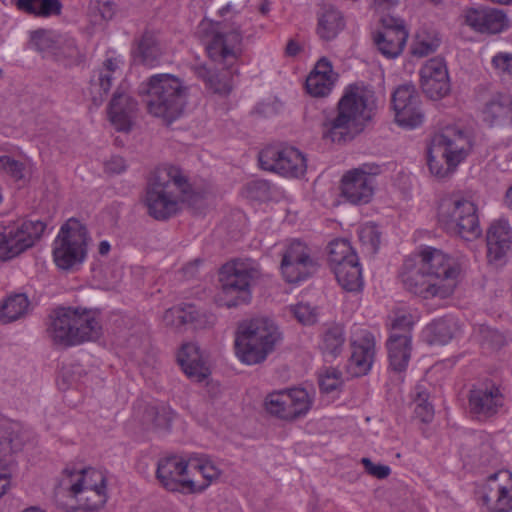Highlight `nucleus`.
<instances>
[{"mask_svg": "<svg viewBox=\"0 0 512 512\" xmlns=\"http://www.w3.org/2000/svg\"><path fill=\"white\" fill-rule=\"evenodd\" d=\"M202 263V260L196 259L193 262L187 264L183 268L184 275L186 277L192 278L196 275L199 265Z\"/></svg>", "mask_w": 512, "mask_h": 512, "instance_id": "obj_62", "label": "nucleus"}, {"mask_svg": "<svg viewBox=\"0 0 512 512\" xmlns=\"http://www.w3.org/2000/svg\"><path fill=\"white\" fill-rule=\"evenodd\" d=\"M357 258L350 243L345 239H335L328 245V259L332 269L346 262L356 261Z\"/></svg>", "mask_w": 512, "mask_h": 512, "instance_id": "obj_45", "label": "nucleus"}, {"mask_svg": "<svg viewBox=\"0 0 512 512\" xmlns=\"http://www.w3.org/2000/svg\"><path fill=\"white\" fill-rule=\"evenodd\" d=\"M333 271L339 285L346 291L355 292L362 288V270L358 258L356 261L335 266Z\"/></svg>", "mask_w": 512, "mask_h": 512, "instance_id": "obj_40", "label": "nucleus"}, {"mask_svg": "<svg viewBox=\"0 0 512 512\" xmlns=\"http://www.w3.org/2000/svg\"><path fill=\"white\" fill-rule=\"evenodd\" d=\"M464 23L475 32L497 34L508 27L506 14L499 9L479 6L464 10Z\"/></svg>", "mask_w": 512, "mask_h": 512, "instance_id": "obj_23", "label": "nucleus"}, {"mask_svg": "<svg viewBox=\"0 0 512 512\" xmlns=\"http://www.w3.org/2000/svg\"><path fill=\"white\" fill-rule=\"evenodd\" d=\"M415 415L424 423H429L434 417V407L429 402V394L422 385H417L413 392Z\"/></svg>", "mask_w": 512, "mask_h": 512, "instance_id": "obj_48", "label": "nucleus"}, {"mask_svg": "<svg viewBox=\"0 0 512 512\" xmlns=\"http://www.w3.org/2000/svg\"><path fill=\"white\" fill-rule=\"evenodd\" d=\"M162 122L170 125L181 118L187 105L188 88L171 74L162 73Z\"/></svg>", "mask_w": 512, "mask_h": 512, "instance_id": "obj_20", "label": "nucleus"}, {"mask_svg": "<svg viewBox=\"0 0 512 512\" xmlns=\"http://www.w3.org/2000/svg\"><path fill=\"white\" fill-rule=\"evenodd\" d=\"M47 332L55 344L70 347L98 339L101 325L91 310L58 308L50 315Z\"/></svg>", "mask_w": 512, "mask_h": 512, "instance_id": "obj_5", "label": "nucleus"}, {"mask_svg": "<svg viewBox=\"0 0 512 512\" xmlns=\"http://www.w3.org/2000/svg\"><path fill=\"white\" fill-rule=\"evenodd\" d=\"M473 335L483 347L492 350L499 349L506 343V339L503 334L485 324L476 326L474 328Z\"/></svg>", "mask_w": 512, "mask_h": 512, "instance_id": "obj_47", "label": "nucleus"}, {"mask_svg": "<svg viewBox=\"0 0 512 512\" xmlns=\"http://www.w3.org/2000/svg\"><path fill=\"white\" fill-rule=\"evenodd\" d=\"M469 133L447 127L431 139L427 153L430 172L438 178L449 176L472 150Z\"/></svg>", "mask_w": 512, "mask_h": 512, "instance_id": "obj_6", "label": "nucleus"}, {"mask_svg": "<svg viewBox=\"0 0 512 512\" xmlns=\"http://www.w3.org/2000/svg\"><path fill=\"white\" fill-rule=\"evenodd\" d=\"M259 277V265L250 258L227 262L219 272L221 291L217 304L227 308L248 304L252 297L251 284Z\"/></svg>", "mask_w": 512, "mask_h": 512, "instance_id": "obj_7", "label": "nucleus"}, {"mask_svg": "<svg viewBox=\"0 0 512 512\" xmlns=\"http://www.w3.org/2000/svg\"><path fill=\"white\" fill-rule=\"evenodd\" d=\"M88 232L77 219L70 218L63 224L53 243V259L62 270L80 265L87 255Z\"/></svg>", "mask_w": 512, "mask_h": 512, "instance_id": "obj_9", "label": "nucleus"}, {"mask_svg": "<svg viewBox=\"0 0 512 512\" xmlns=\"http://www.w3.org/2000/svg\"><path fill=\"white\" fill-rule=\"evenodd\" d=\"M164 172L168 181L162 183V219L176 214L181 203L186 201L203 202L202 194H190L191 185L179 167L168 165L165 166Z\"/></svg>", "mask_w": 512, "mask_h": 512, "instance_id": "obj_14", "label": "nucleus"}, {"mask_svg": "<svg viewBox=\"0 0 512 512\" xmlns=\"http://www.w3.org/2000/svg\"><path fill=\"white\" fill-rule=\"evenodd\" d=\"M351 350L347 372L353 377L366 375L371 370L375 359L374 335L367 329H358L352 336Z\"/></svg>", "mask_w": 512, "mask_h": 512, "instance_id": "obj_19", "label": "nucleus"}, {"mask_svg": "<svg viewBox=\"0 0 512 512\" xmlns=\"http://www.w3.org/2000/svg\"><path fill=\"white\" fill-rule=\"evenodd\" d=\"M440 45V38L435 33L420 31L412 44V54L418 57H425L435 52Z\"/></svg>", "mask_w": 512, "mask_h": 512, "instance_id": "obj_49", "label": "nucleus"}, {"mask_svg": "<svg viewBox=\"0 0 512 512\" xmlns=\"http://www.w3.org/2000/svg\"><path fill=\"white\" fill-rule=\"evenodd\" d=\"M290 313L303 325H312L317 320V311L308 303H298L289 306Z\"/></svg>", "mask_w": 512, "mask_h": 512, "instance_id": "obj_54", "label": "nucleus"}, {"mask_svg": "<svg viewBox=\"0 0 512 512\" xmlns=\"http://www.w3.org/2000/svg\"><path fill=\"white\" fill-rule=\"evenodd\" d=\"M25 170L26 166L23 162L8 155L0 156V171L8 174L14 180H22L25 176Z\"/></svg>", "mask_w": 512, "mask_h": 512, "instance_id": "obj_53", "label": "nucleus"}, {"mask_svg": "<svg viewBox=\"0 0 512 512\" xmlns=\"http://www.w3.org/2000/svg\"><path fill=\"white\" fill-rule=\"evenodd\" d=\"M482 504L488 512L512 510V475L507 470L490 475L480 490Z\"/></svg>", "mask_w": 512, "mask_h": 512, "instance_id": "obj_17", "label": "nucleus"}, {"mask_svg": "<svg viewBox=\"0 0 512 512\" xmlns=\"http://www.w3.org/2000/svg\"><path fill=\"white\" fill-rule=\"evenodd\" d=\"M359 239L363 244H367L373 251L378 249L380 244V232L375 224L368 223L359 230Z\"/></svg>", "mask_w": 512, "mask_h": 512, "instance_id": "obj_55", "label": "nucleus"}, {"mask_svg": "<svg viewBox=\"0 0 512 512\" xmlns=\"http://www.w3.org/2000/svg\"><path fill=\"white\" fill-rule=\"evenodd\" d=\"M190 456L186 459L179 455H168L162 458V486L172 491L166 484L183 479H190L188 475Z\"/></svg>", "mask_w": 512, "mask_h": 512, "instance_id": "obj_37", "label": "nucleus"}, {"mask_svg": "<svg viewBox=\"0 0 512 512\" xmlns=\"http://www.w3.org/2000/svg\"><path fill=\"white\" fill-rule=\"evenodd\" d=\"M313 405V397L304 388L273 391L264 400L266 411L284 421L292 422L307 415Z\"/></svg>", "mask_w": 512, "mask_h": 512, "instance_id": "obj_11", "label": "nucleus"}, {"mask_svg": "<svg viewBox=\"0 0 512 512\" xmlns=\"http://www.w3.org/2000/svg\"><path fill=\"white\" fill-rule=\"evenodd\" d=\"M317 266L306 243L294 239L286 245L280 269L287 282L297 283L306 280L317 270Z\"/></svg>", "mask_w": 512, "mask_h": 512, "instance_id": "obj_15", "label": "nucleus"}, {"mask_svg": "<svg viewBox=\"0 0 512 512\" xmlns=\"http://www.w3.org/2000/svg\"><path fill=\"white\" fill-rule=\"evenodd\" d=\"M361 462L366 471L378 479H384L390 475L391 469L387 465L374 464L369 458H362Z\"/></svg>", "mask_w": 512, "mask_h": 512, "instance_id": "obj_58", "label": "nucleus"}, {"mask_svg": "<svg viewBox=\"0 0 512 512\" xmlns=\"http://www.w3.org/2000/svg\"><path fill=\"white\" fill-rule=\"evenodd\" d=\"M381 22L382 29L374 35V43L385 58L395 59L405 47L408 32L400 19L383 17Z\"/></svg>", "mask_w": 512, "mask_h": 512, "instance_id": "obj_22", "label": "nucleus"}, {"mask_svg": "<svg viewBox=\"0 0 512 512\" xmlns=\"http://www.w3.org/2000/svg\"><path fill=\"white\" fill-rule=\"evenodd\" d=\"M491 66L496 76L512 84V53H496L491 59Z\"/></svg>", "mask_w": 512, "mask_h": 512, "instance_id": "obj_51", "label": "nucleus"}, {"mask_svg": "<svg viewBox=\"0 0 512 512\" xmlns=\"http://www.w3.org/2000/svg\"><path fill=\"white\" fill-rule=\"evenodd\" d=\"M136 110L137 102L131 96L116 91L108 107L109 119L118 131L127 132L132 127Z\"/></svg>", "mask_w": 512, "mask_h": 512, "instance_id": "obj_30", "label": "nucleus"}, {"mask_svg": "<svg viewBox=\"0 0 512 512\" xmlns=\"http://www.w3.org/2000/svg\"><path fill=\"white\" fill-rule=\"evenodd\" d=\"M283 339L279 326L266 317L242 322L235 336V354L246 365L266 360Z\"/></svg>", "mask_w": 512, "mask_h": 512, "instance_id": "obj_4", "label": "nucleus"}, {"mask_svg": "<svg viewBox=\"0 0 512 512\" xmlns=\"http://www.w3.org/2000/svg\"><path fill=\"white\" fill-rule=\"evenodd\" d=\"M420 262L404 263L401 280L404 288L423 299L451 296L463 271L461 261L442 250L427 246L419 254Z\"/></svg>", "mask_w": 512, "mask_h": 512, "instance_id": "obj_1", "label": "nucleus"}, {"mask_svg": "<svg viewBox=\"0 0 512 512\" xmlns=\"http://www.w3.org/2000/svg\"><path fill=\"white\" fill-rule=\"evenodd\" d=\"M421 87L431 99L444 97L450 91L448 70L443 58L428 60L420 70Z\"/></svg>", "mask_w": 512, "mask_h": 512, "instance_id": "obj_24", "label": "nucleus"}, {"mask_svg": "<svg viewBox=\"0 0 512 512\" xmlns=\"http://www.w3.org/2000/svg\"><path fill=\"white\" fill-rule=\"evenodd\" d=\"M31 40L38 51L57 60L77 61L82 56L75 39L68 35L38 30L33 32Z\"/></svg>", "mask_w": 512, "mask_h": 512, "instance_id": "obj_18", "label": "nucleus"}, {"mask_svg": "<svg viewBox=\"0 0 512 512\" xmlns=\"http://www.w3.org/2000/svg\"><path fill=\"white\" fill-rule=\"evenodd\" d=\"M376 109L374 92L363 86H350L337 105L336 115L327 121L326 136L333 142H346L361 133Z\"/></svg>", "mask_w": 512, "mask_h": 512, "instance_id": "obj_2", "label": "nucleus"}, {"mask_svg": "<svg viewBox=\"0 0 512 512\" xmlns=\"http://www.w3.org/2000/svg\"><path fill=\"white\" fill-rule=\"evenodd\" d=\"M260 166L286 177H302L307 170L306 158L294 147H267L259 154Z\"/></svg>", "mask_w": 512, "mask_h": 512, "instance_id": "obj_16", "label": "nucleus"}, {"mask_svg": "<svg viewBox=\"0 0 512 512\" xmlns=\"http://www.w3.org/2000/svg\"><path fill=\"white\" fill-rule=\"evenodd\" d=\"M236 59L223 60L228 69L223 72H215L205 65H196L194 73L197 78L205 82L206 86L214 93L228 95L233 89V74L231 66Z\"/></svg>", "mask_w": 512, "mask_h": 512, "instance_id": "obj_33", "label": "nucleus"}, {"mask_svg": "<svg viewBox=\"0 0 512 512\" xmlns=\"http://www.w3.org/2000/svg\"><path fill=\"white\" fill-rule=\"evenodd\" d=\"M222 22L202 21L198 33L204 38L209 57L214 61L237 59L248 19L231 2L219 9Z\"/></svg>", "mask_w": 512, "mask_h": 512, "instance_id": "obj_3", "label": "nucleus"}, {"mask_svg": "<svg viewBox=\"0 0 512 512\" xmlns=\"http://www.w3.org/2000/svg\"><path fill=\"white\" fill-rule=\"evenodd\" d=\"M478 112L481 121L490 128H512V95L477 88Z\"/></svg>", "mask_w": 512, "mask_h": 512, "instance_id": "obj_12", "label": "nucleus"}, {"mask_svg": "<svg viewBox=\"0 0 512 512\" xmlns=\"http://www.w3.org/2000/svg\"><path fill=\"white\" fill-rule=\"evenodd\" d=\"M320 389L323 392L330 393L341 385V373L334 369H327L319 379Z\"/></svg>", "mask_w": 512, "mask_h": 512, "instance_id": "obj_56", "label": "nucleus"}, {"mask_svg": "<svg viewBox=\"0 0 512 512\" xmlns=\"http://www.w3.org/2000/svg\"><path fill=\"white\" fill-rule=\"evenodd\" d=\"M102 486H107V478L104 472L92 467L76 468L75 466H68L63 470L60 480V487L68 493L79 492L80 489H101Z\"/></svg>", "mask_w": 512, "mask_h": 512, "instance_id": "obj_27", "label": "nucleus"}, {"mask_svg": "<svg viewBox=\"0 0 512 512\" xmlns=\"http://www.w3.org/2000/svg\"><path fill=\"white\" fill-rule=\"evenodd\" d=\"M391 101L393 110L401 111L405 106L416 105L420 99L415 86L405 83L394 90Z\"/></svg>", "mask_w": 512, "mask_h": 512, "instance_id": "obj_50", "label": "nucleus"}, {"mask_svg": "<svg viewBox=\"0 0 512 512\" xmlns=\"http://www.w3.org/2000/svg\"><path fill=\"white\" fill-rule=\"evenodd\" d=\"M177 361L183 372L193 381L203 382L211 374L208 355L196 342H185L177 353Z\"/></svg>", "mask_w": 512, "mask_h": 512, "instance_id": "obj_25", "label": "nucleus"}, {"mask_svg": "<svg viewBox=\"0 0 512 512\" xmlns=\"http://www.w3.org/2000/svg\"><path fill=\"white\" fill-rule=\"evenodd\" d=\"M301 51V46L298 42L291 39L286 45L285 52L288 56L294 57Z\"/></svg>", "mask_w": 512, "mask_h": 512, "instance_id": "obj_64", "label": "nucleus"}, {"mask_svg": "<svg viewBox=\"0 0 512 512\" xmlns=\"http://www.w3.org/2000/svg\"><path fill=\"white\" fill-rule=\"evenodd\" d=\"M344 28L341 12L332 5H324L318 14L317 34L324 41L334 39Z\"/></svg>", "mask_w": 512, "mask_h": 512, "instance_id": "obj_35", "label": "nucleus"}, {"mask_svg": "<svg viewBox=\"0 0 512 512\" xmlns=\"http://www.w3.org/2000/svg\"><path fill=\"white\" fill-rule=\"evenodd\" d=\"M511 227L505 220L491 224L487 231V256L490 262L501 261L511 249Z\"/></svg>", "mask_w": 512, "mask_h": 512, "instance_id": "obj_31", "label": "nucleus"}, {"mask_svg": "<svg viewBox=\"0 0 512 512\" xmlns=\"http://www.w3.org/2000/svg\"><path fill=\"white\" fill-rule=\"evenodd\" d=\"M69 495L75 498L79 507L85 511L99 510L108 500L107 486H102L101 489H80L79 492H69Z\"/></svg>", "mask_w": 512, "mask_h": 512, "instance_id": "obj_42", "label": "nucleus"}, {"mask_svg": "<svg viewBox=\"0 0 512 512\" xmlns=\"http://www.w3.org/2000/svg\"><path fill=\"white\" fill-rule=\"evenodd\" d=\"M104 169L110 174H121L127 170V164L123 157L112 156L105 162Z\"/></svg>", "mask_w": 512, "mask_h": 512, "instance_id": "obj_60", "label": "nucleus"}, {"mask_svg": "<svg viewBox=\"0 0 512 512\" xmlns=\"http://www.w3.org/2000/svg\"><path fill=\"white\" fill-rule=\"evenodd\" d=\"M456 323L452 319H438L426 328L428 342L431 345H445L454 336Z\"/></svg>", "mask_w": 512, "mask_h": 512, "instance_id": "obj_43", "label": "nucleus"}, {"mask_svg": "<svg viewBox=\"0 0 512 512\" xmlns=\"http://www.w3.org/2000/svg\"><path fill=\"white\" fill-rule=\"evenodd\" d=\"M133 55L136 60L147 67L157 66L160 55L157 33L146 31L139 40Z\"/></svg>", "mask_w": 512, "mask_h": 512, "instance_id": "obj_38", "label": "nucleus"}, {"mask_svg": "<svg viewBox=\"0 0 512 512\" xmlns=\"http://www.w3.org/2000/svg\"><path fill=\"white\" fill-rule=\"evenodd\" d=\"M400 0H374L375 9L378 11H384L399 3Z\"/></svg>", "mask_w": 512, "mask_h": 512, "instance_id": "obj_63", "label": "nucleus"}, {"mask_svg": "<svg viewBox=\"0 0 512 512\" xmlns=\"http://www.w3.org/2000/svg\"><path fill=\"white\" fill-rule=\"evenodd\" d=\"M382 167L374 162L363 163L347 171L341 180V195L352 204H366L374 194V177Z\"/></svg>", "mask_w": 512, "mask_h": 512, "instance_id": "obj_13", "label": "nucleus"}, {"mask_svg": "<svg viewBox=\"0 0 512 512\" xmlns=\"http://www.w3.org/2000/svg\"><path fill=\"white\" fill-rule=\"evenodd\" d=\"M120 64L121 61L118 58L110 57L94 70L88 89L91 100L96 107H99L105 101L113 81L121 76Z\"/></svg>", "mask_w": 512, "mask_h": 512, "instance_id": "obj_26", "label": "nucleus"}, {"mask_svg": "<svg viewBox=\"0 0 512 512\" xmlns=\"http://www.w3.org/2000/svg\"><path fill=\"white\" fill-rule=\"evenodd\" d=\"M15 6L18 10L39 18L58 16L63 8L60 0H16Z\"/></svg>", "mask_w": 512, "mask_h": 512, "instance_id": "obj_39", "label": "nucleus"}, {"mask_svg": "<svg viewBox=\"0 0 512 512\" xmlns=\"http://www.w3.org/2000/svg\"><path fill=\"white\" fill-rule=\"evenodd\" d=\"M336 80L337 74L333 71L331 62L323 57L307 76L305 87L313 97H326L331 93Z\"/></svg>", "mask_w": 512, "mask_h": 512, "instance_id": "obj_29", "label": "nucleus"}, {"mask_svg": "<svg viewBox=\"0 0 512 512\" xmlns=\"http://www.w3.org/2000/svg\"><path fill=\"white\" fill-rule=\"evenodd\" d=\"M29 307V300L25 294H15L4 301L0 316L4 323L13 322L21 318Z\"/></svg>", "mask_w": 512, "mask_h": 512, "instance_id": "obj_44", "label": "nucleus"}, {"mask_svg": "<svg viewBox=\"0 0 512 512\" xmlns=\"http://www.w3.org/2000/svg\"><path fill=\"white\" fill-rule=\"evenodd\" d=\"M503 404L504 396L500 388L492 382L480 384L470 390L469 407L474 414L492 416Z\"/></svg>", "mask_w": 512, "mask_h": 512, "instance_id": "obj_28", "label": "nucleus"}, {"mask_svg": "<svg viewBox=\"0 0 512 512\" xmlns=\"http://www.w3.org/2000/svg\"><path fill=\"white\" fill-rule=\"evenodd\" d=\"M163 320L168 325L179 326L192 320V316L184 308L177 306L167 309L163 315Z\"/></svg>", "mask_w": 512, "mask_h": 512, "instance_id": "obj_57", "label": "nucleus"}, {"mask_svg": "<svg viewBox=\"0 0 512 512\" xmlns=\"http://www.w3.org/2000/svg\"><path fill=\"white\" fill-rule=\"evenodd\" d=\"M416 316L406 311H398L391 320V333L390 334H411V329L416 322Z\"/></svg>", "mask_w": 512, "mask_h": 512, "instance_id": "obj_52", "label": "nucleus"}, {"mask_svg": "<svg viewBox=\"0 0 512 512\" xmlns=\"http://www.w3.org/2000/svg\"><path fill=\"white\" fill-rule=\"evenodd\" d=\"M439 220L449 232L468 241L482 234L475 204L461 195H451L441 201Z\"/></svg>", "mask_w": 512, "mask_h": 512, "instance_id": "obj_8", "label": "nucleus"}, {"mask_svg": "<svg viewBox=\"0 0 512 512\" xmlns=\"http://www.w3.org/2000/svg\"><path fill=\"white\" fill-rule=\"evenodd\" d=\"M386 346L390 368L399 373L405 371L411 358L412 335L390 334Z\"/></svg>", "mask_w": 512, "mask_h": 512, "instance_id": "obj_32", "label": "nucleus"}, {"mask_svg": "<svg viewBox=\"0 0 512 512\" xmlns=\"http://www.w3.org/2000/svg\"><path fill=\"white\" fill-rule=\"evenodd\" d=\"M46 229L40 220H22L0 223V260L15 258L32 248Z\"/></svg>", "mask_w": 512, "mask_h": 512, "instance_id": "obj_10", "label": "nucleus"}, {"mask_svg": "<svg viewBox=\"0 0 512 512\" xmlns=\"http://www.w3.org/2000/svg\"><path fill=\"white\" fill-rule=\"evenodd\" d=\"M147 214L155 220H160V174L158 168L150 172L147 184L141 199Z\"/></svg>", "mask_w": 512, "mask_h": 512, "instance_id": "obj_41", "label": "nucleus"}, {"mask_svg": "<svg viewBox=\"0 0 512 512\" xmlns=\"http://www.w3.org/2000/svg\"><path fill=\"white\" fill-rule=\"evenodd\" d=\"M3 441H0V453L7 454L17 449V445L14 443V439L11 437H2Z\"/></svg>", "mask_w": 512, "mask_h": 512, "instance_id": "obj_61", "label": "nucleus"}, {"mask_svg": "<svg viewBox=\"0 0 512 512\" xmlns=\"http://www.w3.org/2000/svg\"><path fill=\"white\" fill-rule=\"evenodd\" d=\"M396 123L405 128L413 129L420 126L424 121V114L420 102L416 105L405 106L403 109L394 110Z\"/></svg>", "mask_w": 512, "mask_h": 512, "instance_id": "obj_46", "label": "nucleus"}, {"mask_svg": "<svg viewBox=\"0 0 512 512\" xmlns=\"http://www.w3.org/2000/svg\"><path fill=\"white\" fill-rule=\"evenodd\" d=\"M102 20L109 21L115 15V4L111 0H96L93 6Z\"/></svg>", "mask_w": 512, "mask_h": 512, "instance_id": "obj_59", "label": "nucleus"}, {"mask_svg": "<svg viewBox=\"0 0 512 512\" xmlns=\"http://www.w3.org/2000/svg\"><path fill=\"white\" fill-rule=\"evenodd\" d=\"M190 467L197 470L202 475L204 482L197 483L190 478L167 483L166 485L173 492H180L183 494L202 493L212 484V482L216 481L221 476V470L206 454H190Z\"/></svg>", "mask_w": 512, "mask_h": 512, "instance_id": "obj_21", "label": "nucleus"}, {"mask_svg": "<svg viewBox=\"0 0 512 512\" xmlns=\"http://www.w3.org/2000/svg\"><path fill=\"white\" fill-rule=\"evenodd\" d=\"M345 342L346 336L343 326L332 324L323 329L318 347L324 359L332 361L342 353Z\"/></svg>", "mask_w": 512, "mask_h": 512, "instance_id": "obj_34", "label": "nucleus"}, {"mask_svg": "<svg viewBox=\"0 0 512 512\" xmlns=\"http://www.w3.org/2000/svg\"><path fill=\"white\" fill-rule=\"evenodd\" d=\"M138 96L146 112L153 117L160 116V74L152 75L138 87Z\"/></svg>", "mask_w": 512, "mask_h": 512, "instance_id": "obj_36", "label": "nucleus"}]
</instances>
